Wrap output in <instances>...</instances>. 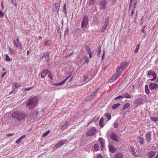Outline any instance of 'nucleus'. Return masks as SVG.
I'll return each mask as SVG.
<instances>
[{"label": "nucleus", "mask_w": 158, "mask_h": 158, "mask_svg": "<svg viewBox=\"0 0 158 158\" xmlns=\"http://www.w3.org/2000/svg\"><path fill=\"white\" fill-rule=\"evenodd\" d=\"M39 98L37 96H31L26 102V106L30 109H35L39 102Z\"/></svg>", "instance_id": "nucleus-1"}, {"label": "nucleus", "mask_w": 158, "mask_h": 158, "mask_svg": "<svg viewBox=\"0 0 158 158\" xmlns=\"http://www.w3.org/2000/svg\"><path fill=\"white\" fill-rule=\"evenodd\" d=\"M26 115L24 114H22L18 112H16L13 113L12 117L14 118L15 120L18 122H20L21 121L25 119Z\"/></svg>", "instance_id": "nucleus-2"}, {"label": "nucleus", "mask_w": 158, "mask_h": 158, "mask_svg": "<svg viewBox=\"0 0 158 158\" xmlns=\"http://www.w3.org/2000/svg\"><path fill=\"white\" fill-rule=\"evenodd\" d=\"M99 89V88L97 89L93 93H91L90 95L86 96L85 98L86 101H89L94 98L96 96V94Z\"/></svg>", "instance_id": "nucleus-3"}, {"label": "nucleus", "mask_w": 158, "mask_h": 158, "mask_svg": "<svg viewBox=\"0 0 158 158\" xmlns=\"http://www.w3.org/2000/svg\"><path fill=\"white\" fill-rule=\"evenodd\" d=\"M128 63L127 62H123L116 69V71L117 72L121 71L122 73L123 70L128 66Z\"/></svg>", "instance_id": "nucleus-4"}, {"label": "nucleus", "mask_w": 158, "mask_h": 158, "mask_svg": "<svg viewBox=\"0 0 158 158\" xmlns=\"http://www.w3.org/2000/svg\"><path fill=\"white\" fill-rule=\"evenodd\" d=\"M89 19L86 16H84L82 20L81 27L82 29L85 28L88 23Z\"/></svg>", "instance_id": "nucleus-5"}, {"label": "nucleus", "mask_w": 158, "mask_h": 158, "mask_svg": "<svg viewBox=\"0 0 158 158\" xmlns=\"http://www.w3.org/2000/svg\"><path fill=\"white\" fill-rule=\"evenodd\" d=\"M96 129L94 127L88 128L86 132V135L89 136L94 135L96 131Z\"/></svg>", "instance_id": "nucleus-6"}, {"label": "nucleus", "mask_w": 158, "mask_h": 158, "mask_svg": "<svg viewBox=\"0 0 158 158\" xmlns=\"http://www.w3.org/2000/svg\"><path fill=\"white\" fill-rule=\"evenodd\" d=\"M93 77L92 76L91 73L90 71L87 72L83 77V81L87 82L91 80Z\"/></svg>", "instance_id": "nucleus-7"}, {"label": "nucleus", "mask_w": 158, "mask_h": 158, "mask_svg": "<svg viewBox=\"0 0 158 158\" xmlns=\"http://www.w3.org/2000/svg\"><path fill=\"white\" fill-rule=\"evenodd\" d=\"M114 143L113 142H110L108 144V148L109 151L111 153H115L116 149L114 146Z\"/></svg>", "instance_id": "nucleus-8"}, {"label": "nucleus", "mask_w": 158, "mask_h": 158, "mask_svg": "<svg viewBox=\"0 0 158 158\" xmlns=\"http://www.w3.org/2000/svg\"><path fill=\"white\" fill-rule=\"evenodd\" d=\"M152 132L150 131H148L145 134V138L147 142L149 143L152 140Z\"/></svg>", "instance_id": "nucleus-9"}, {"label": "nucleus", "mask_w": 158, "mask_h": 158, "mask_svg": "<svg viewBox=\"0 0 158 158\" xmlns=\"http://www.w3.org/2000/svg\"><path fill=\"white\" fill-rule=\"evenodd\" d=\"M149 87L151 90L158 89V85L155 83H150L149 85Z\"/></svg>", "instance_id": "nucleus-10"}, {"label": "nucleus", "mask_w": 158, "mask_h": 158, "mask_svg": "<svg viewBox=\"0 0 158 158\" xmlns=\"http://www.w3.org/2000/svg\"><path fill=\"white\" fill-rule=\"evenodd\" d=\"M110 137L114 141H115L117 143L119 142V140L118 139V137L114 132H113L110 134Z\"/></svg>", "instance_id": "nucleus-11"}, {"label": "nucleus", "mask_w": 158, "mask_h": 158, "mask_svg": "<svg viewBox=\"0 0 158 158\" xmlns=\"http://www.w3.org/2000/svg\"><path fill=\"white\" fill-rule=\"evenodd\" d=\"M107 0H101L99 3V5L100 6V8L101 9L105 10L106 7V5L107 3Z\"/></svg>", "instance_id": "nucleus-12"}, {"label": "nucleus", "mask_w": 158, "mask_h": 158, "mask_svg": "<svg viewBox=\"0 0 158 158\" xmlns=\"http://www.w3.org/2000/svg\"><path fill=\"white\" fill-rule=\"evenodd\" d=\"M143 100L141 98H138L135 101L134 104L135 106H137L143 103Z\"/></svg>", "instance_id": "nucleus-13"}, {"label": "nucleus", "mask_w": 158, "mask_h": 158, "mask_svg": "<svg viewBox=\"0 0 158 158\" xmlns=\"http://www.w3.org/2000/svg\"><path fill=\"white\" fill-rule=\"evenodd\" d=\"M49 73V71L46 69H44L41 73H40L39 75L40 76H41V77L44 78L45 76Z\"/></svg>", "instance_id": "nucleus-14"}, {"label": "nucleus", "mask_w": 158, "mask_h": 158, "mask_svg": "<svg viewBox=\"0 0 158 158\" xmlns=\"http://www.w3.org/2000/svg\"><path fill=\"white\" fill-rule=\"evenodd\" d=\"M12 43L13 44L14 46L16 48H18L19 49H22V46L21 44H18V43L16 42L15 40H13V41Z\"/></svg>", "instance_id": "nucleus-15"}, {"label": "nucleus", "mask_w": 158, "mask_h": 158, "mask_svg": "<svg viewBox=\"0 0 158 158\" xmlns=\"http://www.w3.org/2000/svg\"><path fill=\"white\" fill-rule=\"evenodd\" d=\"M115 158H123V153L119 152H117L114 156Z\"/></svg>", "instance_id": "nucleus-16"}, {"label": "nucleus", "mask_w": 158, "mask_h": 158, "mask_svg": "<svg viewBox=\"0 0 158 158\" xmlns=\"http://www.w3.org/2000/svg\"><path fill=\"white\" fill-rule=\"evenodd\" d=\"M50 52L49 51L47 52H45L44 55L42 56V58H43L44 57H47V62L48 63L49 61V54Z\"/></svg>", "instance_id": "nucleus-17"}, {"label": "nucleus", "mask_w": 158, "mask_h": 158, "mask_svg": "<svg viewBox=\"0 0 158 158\" xmlns=\"http://www.w3.org/2000/svg\"><path fill=\"white\" fill-rule=\"evenodd\" d=\"M156 151H150L148 154L147 156L149 158H151L154 156L156 154Z\"/></svg>", "instance_id": "nucleus-18"}, {"label": "nucleus", "mask_w": 158, "mask_h": 158, "mask_svg": "<svg viewBox=\"0 0 158 158\" xmlns=\"http://www.w3.org/2000/svg\"><path fill=\"white\" fill-rule=\"evenodd\" d=\"M60 4L58 3H55V7L53 8L54 11H56V13H57L60 9Z\"/></svg>", "instance_id": "nucleus-19"}, {"label": "nucleus", "mask_w": 158, "mask_h": 158, "mask_svg": "<svg viewBox=\"0 0 158 158\" xmlns=\"http://www.w3.org/2000/svg\"><path fill=\"white\" fill-rule=\"evenodd\" d=\"M98 141L101 144V147L102 149L103 148L105 145L103 139L102 138H99Z\"/></svg>", "instance_id": "nucleus-20"}, {"label": "nucleus", "mask_w": 158, "mask_h": 158, "mask_svg": "<svg viewBox=\"0 0 158 158\" xmlns=\"http://www.w3.org/2000/svg\"><path fill=\"white\" fill-rule=\"evenodd\" d=\"M116 75L115 76V77H114V79H113V81H116L119 77L121 75V74L122 73L121 71L117 72V71H116Z\"/></svg>", "instance_id": "nucleus-21"}, {"label": "nucleus", "mask_w": 158, "mask_h": 158, "mask_svg": "<svg viewBox=\"0 0 158 158\" xmlns=\"http://www.w3.org/2000/svg\"><path fill=\"white\" fill-rule=\"evenodd\" d=\"M156 74H157L155 72L151 70L149 71L147 73V76H153Z\"/></svg>", "instance_id": "nucleus-22"}, {"label": "nucleus", "mask_w": 158, "mask_h": 158, "mask_svg": "<svg viewBox=\"0 0 158 158\" xmlns=\"http://www.w3.org/2000/svg\"><path fill=\"white\" fill-rule=\"evenodd\" d=\"M123 98H131V97L129 95L128 93L127 92H125L124 93H123L122 94Z\"/></svg>", "instance_id": "nucleus-23"}, {"label": "nucleus", "mask_w": 158, "mask_h": 158, "mask_svg": "<svg viewBox=\"0 0 158 158\" xmlns=\"http://www.w3.org/2000/svg\"><path fill=\"white\" fill-rule=\"evenodd\" d=\"M104 121V119L103 117H102L100 119L99 121V124L101 128H102L104 126V125L103 124V122Z\"/></svg>", "instance_id": "nucleus-24"}, {"label": "nucleus", "mask_w": 158, "mask_h": 158, "mask_svg": "<svg viewBox=\"0 0 158 158\" xmlns=\"http://www.w3.org/2000/svg\"><path fill=\"white\" fill-rule=\"evenodd\" d=\"M110 65L109 63L106 62L102 66V68L103 69L106 70L107 67Z\"/></svg>", "instance_id": "nucleus-25"}, {"label": "nucleus", "mask_w": 158, "mask_h": 158, "mask_svg": "<svg viewBox=\"0 0 158 158\" xmlns=\"http://www.w3.org/2000/svg\"><path fill=\"white\" fill-rule=\"evenodd\" d=\"M145 93L147 94H150V90L148 88V86L146 85L145 86Z\"/></svg>", "instance_id": "nucleus-26"}, {"label": "nucleus", "mask_w": 158, "mask_h": 158, "mask_svg": "<svg viewBox=\"0 0 158 158\" xmlns=\"http://www.w3.org/2000/svg\"><path fill=\"white\" fill-rule=\"evenodd\" d=\"M120 104H119V103L114 104L112 106V108L113 109L115 110L116 109H117L118 107L119 106H120Z\"/></svg>", "instance_id": "nucleus-27"}, {"label": "nucleus", "mask_w": 158, "mask_h": 158, "mask_svg": "<svg viewBox=\"0 0 158 158\" xmlns=\"http://www.w3.org/2000/svg\"><path fill=\"white\" fill-rule=\"evenodd\" d=\"M67 140H61L58 142V143L61 146L63 145L64 143L67 142Z\"/></svg>", "instance_id": "nucleus-28"}, {"label": "nucleus", "mask_w": 158, "mask_h": 158, "mask_svg": "<svg viewBox=\"0 0 158 158\" xmlns=\"http://www.w3.org/2000/svg\"><path fill=\"white\" fill-rule=\"evenodd\" d=\"M101 46H99L98 48L97 51V56H99L101 54Z\"/></svg>", "instance_id": "nucleus-29"}, {"label": "nucleus", "mask_w": 158, "mask_h": 158, "mask_svg": "<svg viewBox=\"0 0 158 158\" xmlns=\"http://www.w3.org/2000/svg\"><path fill=\"white\" fill-rule=\"evenodd\" d=\"M69 125V123H66L62 125L61 126V129L63 130H64L65 129H66L67 127Z\"/></svg>", "instance_id": "nucleus-30"}, {"label": "nucleus", "mask_w": 158, "mask_h": 158, "mask_svg": "<svg viewBox=\"0 0 158 158\" xmlns=\"http://www.w3.org/2000/svg\"><path fill=\"white\" fill-rule=\"evenodd\" d=\"M138 140V141L139 143H140L141 144H142L143 143L144 139L143 137H139Z\"/></svg>", "instance_id": "nucleus-31"}, {"label": "nucleus", "mask_w": 158, "mask_h": 158, "mask_svg": "<svg viewBox=\"0 0 158 158\" xmlns=\"http://www.w3.org/2000/svg\"><path fill=\"white\" fill-rule=\"evenodd\" d=\"M69 27L68 26H67L65 31H64V36H65L66 35H67L69 34Z\"/></svg>", "instance_id": "nucleus-32"}, {"label": "nucleus", "mask_w": 158, "mask_h": 158, "mask_svg": "<svg viewBox=\"0 0 158 158\" xmlns=\"http://www.w3.org/2000/svg\"><path fill=\"white\" fill-rule=\"evenodd\" d=\"M105 116L107 118L108 120H109L111 118V115L110 113H107L105 114Z\"/></svg>", "instance_id": "nucleus-33"}, {"label": "nucleus", "mask_w": 158, "mask_h": 158, "mask_svg": "<svg viewBox=\"0 0 158 158\" xmlns=\"http://www.w3.org/2000/svg\"><path fill=\"white\" fill-rule=\"evenodd\" d=\"M69 78V77H67V78H66L65 79H64V81H61V82H59V85H61L64 84L67 81V80Z\"/></svg>", "instance_id": "nucleus-34"}, {"label": "nucleus", "mask_w": 158, "mask_h": 158, "mask_svg": "<svg viewBox=\"0 0 158 158\" xmlns=\"http://www.w3.org/2000/svg\"><path fill=\"white\" fill-rule=\"evenodd\" d=\"M88 2L89 5H93L96 2V1L95 0H89Z\"/></svg>", "instance_id": "nucleus-35"}, {"label": "nucleus", "mask_w": 158, "mask_h": 158, "mask_svg": "<svg viewBox=\"0 0 158 158\" xmlns=\"http://www.w3.org/2000/svg\"><path fill=\"white\" fill-rule=\"evenodd\" d=\"M84 60H85V63L88 64L89 62V60L87 56L84 57Z\"/></svg>", "instance_id": "nucleus-36"}, {"label": "nucleus", "mask_w": 158, "mask_h": 158, "mask_svg": "<svg viewBox=\"0 0 158 158\" xmlns=\"http://www.w3.org/2000/svg\"><path fill=\"white\" fill-rule=\"evenodd\" d=\"M94 148L96 151H98L99 149V147L97 144H95L94 145Z\"/></svg>", "instance_id": "nucleus-37"}, {"label": "nucleus", "mask_w": 158, "mask_h": 158, "mask_svg": "<svg viewBox=\"0 0 158 158\" xmlns=\"http://www.w3.org/2000/svg\"><path fill=\"white\" fill-rule=\"evenodd\" d=\"M8 50L10 52L11 54H15V51L11 48H9Z\"/></svg>", "instance_id": "nucleus-38"}, {"label": "nucleus", "mask_w": 158, "mask_h": 158, "mask_svg": "<svg viewBox=\"0 0 158 158\" xmlns=\"http://www.w3.org/2000/svg\"><path fill=\"white\" fill-rule=\"evenodd\" d=\"M140 45L139 44H137L136 45V48L135 49L134 52L135 53H137L139 51V48Z\"/></svg>", "instance_id": "nucleus-39"}, {"label": "nucleus", "mask_w": 158, "mask_h": 158, "mask_svg": "<svg viewBox=\"0 0 158 158\" xmlns=\"http://www.w3.org/2000/svg\"><path fill=\"white\" fill-rule=\"evenodd\" d=\"M51 43V41L49 40H47L44 44V45L45 46H49Z\"/></svg>", "instance_id": "nucleus-40"}, {"label": "nucleus", "mask_w": 158, "mask_h": 158, "mask_svg": "<svg viewBox=\"0 0 158 158\" xmlns=\"http://www.w3.org/2000/svg\"><path fill=\"white\" fill-rule=\"evenodd\" d=\"M151 119L153 121L156 122L158 120V117H152L151 118Z\"/></svg>", "instance_id": "nucleus-41"}, {"label": "nucleus", "mask_w": 158, "mask_h": 158, "mask_svg": "<svg viewBox=\"0 0 158 158\" xmlns=\"http://www.w3.org/2000/svg\"><path fill=\"white\" fill-rule=\"evenodd\" d=\"M85 49L86 50V51L87 52H90L91 51V49L90 48H89V46L88 45H86L85 47Z\"/></svg>", "instance_id": "nucleus-42"}, {"label": "nucleus", "mask_w": 158, "mask_h": 158, "mask_svg": "<svg viewBox=\"0 0 158 158\" xmlns=\"http://www.w3.org/2000/svg\"><path fill=\"white\" fill-rule=\"evenodd\" d=\"M50 130H48L46 132H45L44 134H43L42 135V137H44L47 136L50 133Z\"/></svg>", "instance_id": "nucleus-43"}, {"label": "nucleus", "mask_w": 158, "mask_h": 158, "mask_svg": "<svg viewBox=\"0 0 158 158\" xmlns=\"http://www.w3.org/2000/svg\"><path fill=\"white\" fill-rule=\"evenodd\" d=\"M132 154L135 156L139 157V154L136 153L134 150L132 151Z\"/></svg>", "instance_id": "nucleus-44"}, {"label": "nucleus", "mask_w": 158, "mask_h": 158, "mask_svg": "<svg viewBox=\"0 0 158 158\" xmlns=\"http://www.w3.org/2000/svg\"><path fill=\"white\" fill-rule=\"evenodd\" d=\"M109 17H107V18H106L105 20V23L106 24L108 25V24L109 22Z\"/></svg>", "instance_id": "nucleus-45"}, {"label": "nucleus", "mask_w": 158, "mask_h": 158, "mask_svg": "<svg viewBox=\"0 0 158 158\" xmlns=\"http://www.w3.org/2000/svg\"><path fill=\"white\" fill-rule=\"evenodd\" d=\"M63 12L66 15V4L65 3L63 6Z\"/></svg>", "instance_id": "nucleus-46"}, {"label": "nucleus", "mask_w": 158, "mask_h": 158, "mask_svg": "<svg viewBox=\"0 0 158 158\" xmlns=\"http://www.w3.org/2000/svg\"><path fill=\"white\" fill-rule=\"evenodd\" d=\"M5 59L7 61H10L11 60V59H10V58L9 57V56L6 54V56Z\"/></svg>", "instance_id": "nucleus-47"}, {"label": "nucleus", "mask_w": 158, "mask_h": 158, "mask_svg": "<svg viewBox=\"0 0 158 158\" xmlns=\"http://www.w3.org/2000/svg\"><path fill=\"white\" fill-rule=\"evenodd\" d=\"M130 106V105L128 103H127L124 105V109H126L128 108Z\"/></svg>", "instance_id": "nucleus-48"}, {"label": "nucleus", "mask_w": 158, "mask_h": 158, "mask_svg": "<svg viewBox=\"0 0 158 158\" xmlns=\"http://www.w3.org/2000/svg\"><path fill=\"white\" fill-rule=\"evenodd\" d=\"M123 96L122 95H119L116 97L114 99L115 100H117L118 99H119L120 98H123Z\"/></svg>", "instance_id": "nucleus-49"}, {"label": "nucleus", "mask_w": 158, "mask_h": 158, "mask_svg": "<svg viewBox=\"0 0 158 158\" xmlns=\"http://www.w3.org/2000/svg\"><path fill=\"white\" fill-rule=\"evenodd\" d=\"M157 76V74L155 75V76H153V78L152 79H150V81H154L156 78Z\"/></svg>", "instance_id": "nucleus-50"}, {"label": "nucleus", "mask_w": 158, "mask_h": 158, "mask_svg": "<svg viewBox=\"0 0 158 158\" xmlns=\"http://www.w3.org/2000/svg\"><path fill=\"white\" fill-rule=\"evenodd\" d=\"M32 87H30L29 88H24V90L25 91H29L31 90L32 89Z\"/></svg>", "instance_id": "nucleus-51"}, {"label": "nucleus", "mask_w": 158, "mask_h": 158, "mask_svg": "<svg viewBox=\"0 0 158 158\" xmlns=\"http://www.w3.org/2000/svg\"><path fill=\"white\" fill-rule=\"evenodd\" d=\"M22 139L20 138H19L18 139L16 140L15 143L17 144L19 143L21 141Z\"/></svg>", "instance_id": "nucleus-52"}, {"label": "nucleus", "mask_w": 158, "mask_h": 158, "mask_svg": "<svg viewBox=\"0 0 158 158\" xmlns=\"http://www.w3.org/2000/svg\"><path fill=\"white\" fill-rule=\"evenodd\" d=\"M118 123L117 122H115L114 123V128H118Z\"/></svg>", "instance_id": "nucleus-53"}, {"label": "nucleus", "mask_w": 158, "mask_h": 158, "mask_svg": "<svg viewBox=\"0 0 158 158\" xmlns=\"http://www.w3.org/2000/svg\"><path fill=\"white\" fill-rule=\"evenodd\" d=\"M11 2L12 4H15L16 6L17 3L16 2V0H12Z\"/></svg>", "instance_id": "nucleus-54"}, {"label": "nucleus", "mask_w": 158, "mask_h": 158, "mask_svg": "<svg viewBox=\"0 0 158 158\" xmlns=\"http://www.w3.org/2000/svg\"><path fill=\"white\" fill-rule=\"evenodd\" d=\"M4 15V14L2 12V10H0V17L2 18Z\"/></svg>", "instance_id": "nucleus-55"}, {"label": "nucleus", "mask_w": 158, "mask_h": 158, "mask_svg": "<svg viewBox=\"0 0 158 158\" xmlns=\"http://www.w3.org/2000/svg\"><path fill=\"white\" fill-rule=\"evenodd\" d=\"M98 118H95L94 119H93L92 120V121H90V122H89V123H91V122H92V121H94V122H95L97 121L98 120Z\"/></svg>", "instance_id": "nucleus-56"}, {"label": "nucleus", "mask_w": 158, "mask_h": 158, "mask_svg": "<svg viewBox=\"0 0 158 158\" xmlns=\"http://www.w3.org/2000/svg\"><path fill=\"white\" fill-rule=\"evenodd\" d=\"M54 146L56 148H58L60 147H61L60 145H59V144L58 143L57 144H56Z\"/></svg>", "instance_id": "nucleus-57"}, {"label": "nucleus", "mask_w": 158, "mask_h": 158, "mask_svg": "<svg viewBox=\"0 0 158 158\" xmlns=\"http://www.w3.org/2000/svg\"><path fill=\"white\" fill-rule=\"evenodd\" d=\"M48 77L50 78L51 79H52V75L51 74V73L49 71V73Z\"/></svg>", "instance_id": "nucleus-58"}, {"label": "nucleus", "mask_w": 158, "mask_h": 158, "mask_svg": "<svg viewBox=\"0 0 158 158\" xmlns=\"http://www.w3.org/2000/svg\"><path fill=\"white\" fill-rule=\"evenodd\" d=\"M60 27L59 26L57 28V32L58 33H59L60 34L61 33V32L60 31Z\"/></svg>", "instance_id": "nucleus-59"}, {"label": "nucleus", "mask_w": 158, "mask_h": 158, "mask_svg": "<svg viewBox=\"0 0 158 158\" xmlns=\"http://www.w3.org/2000/svg\"><path fill=\"white\" fill-rule=\"evenodd\" d=\"M17 43H18V44H21L19 40V38L18 37H17Z\"/></svg>", "instance_id": "nucleus-60"}, {"label": "nucleus", "mask_w": 158, "mask_h": 158, "mask_svg": "<svg viewBox=\"0 0 158 158\" xmlns=\"http://www.w3.org/2000/svg\"><path fill=\"white\" fill-rule=\"evenodd\" d=\"M98 158H104V157L102 156L101 154H99L97 156Z\"/></svg>", "instance_id": "nucleus-61"}, {"label": "nucleus", "mask_w": 158, "mask_h": 158, "mask_svg": "<svg viewBox=\"0 0 158 158\" xmlns=\"http://www.w3.org/2000/svg\"><path fill=\"white\" fill-rule=\"evenodd\" d=\"M26 137V135H22L21 137L20 138L22 139H23L25 138Z\"/></svg>", "instance_id": "nucleus-62"}, {"label": "nucleus", "mask_w": 158, "mask_h": 158, "mask_svg": "<svg viewBox=\"0 0 158 158\" xmlns=\"http://www.w3.org/2000/svg\"><path fill=\"white\" fill-rule=\"evenodd\" d=\"M137 3V1L135 2V3L134 4V7L133 10H135V8H136V5Z\"/></svg>", "instance_id": "nucleus-63"}, {"label": "nucleus", "mask_w": 158, "mask_h": 158, "mask_svg": "<svg viewBox=\"0 0 158 158\" xmlns=\"http://www.w3.org/2000/svg\"><path fill=\"white\" fill-rule=\"evenodd\" d=\"M6 72H4L2 74L1 77H3L6 74Z\"/></svg>", "instance_id": "nucleus-64"}]
</instances>
